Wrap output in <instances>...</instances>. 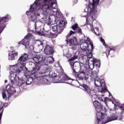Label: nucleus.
I'll use <instances>...</instances> for the list:
<instances>
[{
  "instance_id": "obj_13",
  "label": "nucleus",
  "mask_w": 124,
  "mask_h": 124,
  "mask_svg": "<svg viewBox=\"0 0 124 124\" xmlns=\"http://www.w3.org/2000/svg\"><path fill=\"white\" fill-rule=\"evenodd\" d=\"M92 42H90L88 40L87 41L83 40L82 43L80 44V48L83 50V51H87L89 49V44L90 45V43Z\"/></svg>"
},
{
  "instance_id": "obj_40",
  "label": "nucleus",
  "mask_w": 124,
  "mask_h": 124,
  "mask_svg": "<svg viewBox=\"0 0 124 124\" xmlns=\"http://www.w3.org/2000/svg\"><path fill=\"white\" fill-rule=\"evenodd\" d=\"M94 33L96 34V35H100V34H99V33L97 34L95 31H94V29H93Z\"/></svg>"
},
{
  "instance_id": "obj_47",
  "label": "nucleus",
  "mask_w": 124,
  "mask_h": 124,
  "mask_svg": "<svg viewBox=\"0 0 124 124\" xmlns=\"http://www.w3.org/2000/svg\"><path fill=\"white\" fill-rule=\"evenodd\" d=\"M36 25V23H35V29H36V26H35Z\"/></svg>"
},
{
  "instance_id": "obj_31",
  "label": "nucleus",
  "mask_w": 124,
  "mask_h": 124,
  "mask_svg": "<svg viewBox=\"0 0 124 124\" xmlns=\"http://www.w3.org/2000/svg\"><path fill=\"white\" fill-rule=\"evenodd\" d=\"M110 52H111V49L110 48H108L105 52L107 57H108L109 55H110Z\"/></svg>"
},
{
  "instance_id": "obj_29",
  "label": "nucleus",
  "mask_w": 124,
  "mask_h": 124,
  "mask_svg": "<svg viewBox=\"0 0 124 124\" xmlns=\"http://www.w3.org/2000/svg\"><path fill=\"white\" fill-rule=\"evenodd\" d=\"M118 107H119L120 109H121V110H123V111H124V103L121 105V104L120 103H117V105Z\"/></svg>"
},
{
  "instance_id": "obj_34",
  "label": "nucleus",
  "mask_w": 124,
  "mask_h": 124,
  "mask_svg": "<svg viewBox=\"0 0 124 124\" xmlns=\"http://www.w3.org/2000/svg\"><path fill=\"white\" fill-rule=\"evenodd\" d=\"M33 75H34V79H36V78H40V76H38V74L35 73Z\"/></svg>"
},
{
  "instance_id": "obj_18",
  "label": "nucleus",
  "mask_w": 124,
  "mask_h": 124,
  "mask_svg": "<svg viewBox=\"0 0 124 124\" xmlns=\"http://www.w3.org/2000/svg\"><path fill=\"white\" fill-rule=\"evenodd\" d=\"M29 59V55L24 53L18 59V62H26Z\"/></svg>"
},
{
  "instance_id": "obj_27",
  "label": "nucleus",
  "mask_w": 124,
  "mask_h": 124,
  "mask_svg": "<svg viewBox=\"0 0 124 124\" xmlns=\"http://www.w3.org/2000/svg\"><path fill=\"white\" fill-rule=\"evenodd\" d=\"M79 28L78 26V24L77 23L75 24L74 25L72 26V29L75 31L77 29Z\"/></svg>"
},
{
  "instance_id": "obj_51",
  "label": "nucleus",
  "mask_w": 124,
  "mask_h": 124,
  "mask_svg": "<svg viewBox=\"0 0 124 124\" xmlns=\"http://www.w3.org/2000/svg\"><path fill=\"white\" fill-rule=\"evenodd\" d=\"M105 103H106V105H107V104L106 103V101H105Z\"/></svg>"
},
{
  "instance_id": "obj_17",
  "label": "nucleus",
  "mask_w": 124,
  "mask_h": 124,
  "mask_svg": "<svg viewBox=\"0 0 124 124\" xmlns=\"http://www.w3.org/2000/svg\"><path fill=\"white\" fill-rule=\"evenodd\" d=\"M52 30L53 31H55L57 33H62V29L59 27L58 25H55L52 26Z\"/></svg>"
},
{
  "instance_id": "obj_30",
  "label": "nucleus",
  "mask_w": 124,
  "mask_h": 124,
  "mask_svg": "<svg viewBox=\"0 0 124 124\" xmlns=\"http://www.w3.org/2000/svg\"><path fill=\"white\" fill-rule=\"evenodd\" d=\"M49 75L50 76V77H51L52 78H56V77H57V74L55 73H52V72H50L49 73Z\"/></svg>"
},
{
  "instance_id": "obj_26",
  "label": "nucleus",
  "mask_w": 124,
  "mask_h": 124,
  "mask_svg": "<svg viewBox=\"0 0 124 124\" xmlns=\"http://www.w3.org/2000/svg\"><path fill=\"white\" fill-rule=\"evenodd\" d=\"M60 34L61 33H57V32H56L55 33H53L51 32L49 36L51 38H56V37H57L58 36V35H59V34Z\"/></svg>"
},
{
  "instance_id": "obj_36",
  "label": "nucleus",
  "mask_w": 124,
  "mask_h": 124,
  "mask_svg": "<svg viewBox=\"0 0 124 124\" xmlns=\"http://www.w3.org/2000/svg\"><path fill=\"white\" fill-rule=\"evenodd\" d=\"M63 78L65 81H67L68 80H72V79L68 77V76H67V75H65V76Z\"/></svg>"
},
{
  "instance_id": "obj_23",
  "label": "nucleus",
  "mask_w": 124,
  "mask_h": 124,
  "mask_svg": "<svg viewBox=\"0 0 124 124\" xmlns=\"http://www.w3.org/2000/svg\"><path fill=\"white\" fill-rule=\"evenodd\" d=\"M98 72L96 71H94L92 72V77L94 79H97V77H98Z\"/></svg>"
},
{
  "instance_id": "obj_20",
  "label": "nucleus",
  "mask_w": 124,
  "mask_h": 124,
  "mask_svg": "<svg viewBox=\"0 0 124 124\" xmlns=\"http://www.w3.org/2000/svg\"><path fill=\"white\" fill-rule=\"evenodd\" d=\"M93 62H94V65H95L96 67H100V60L94 58L92 59Z\"/></svg>"
},
{
  "instance_id": "obj_9",
  "label": "nucleus",
  "mask_w": 124,
  "mask_h": 124,
  "mask_svg": "<svg viewBox=\"0 0 124 124\" xmlns=\"http://www.w3.org/2000/svg\"><path fill=\"white\" fill-rule=\"evenodd\" d=\"M99 0H89V4L88 5V10H90L91 13H93L95 9V4L98 3Z\"/></svg>"
},
{
  "instance_id": "obj_11",
  "label": "nucleus",
  "mask_w": 124,
  "mask_h": 124,
  "mask_svg": "<svg viewBox=\"0 0 124 124\" xmlns=\"http://www.w3.org/2000/svg\"><path fill=\"white\" fill-rule=\"evenodd\" d=\"M70 65H71V68L73 70V73L74 75H76L78 72H79V64L76 65V63L74 62L70 61Z\"/></svg>"
},
{
  "instance_id": "obj_38",
  "label": "nucleus",
  "mask_w": 124,
  "mask_h": 124,
  "mask_svg": "<svg viewBox=\"0 0 124 124\" xmlns=\"http://www.w3.org/2000/svg\"><path fill=\"white\" fill-rule=\"evenodd\" d=\"M123 118H124V116H123V115H121L119 118H118V120L119 121H122L123 120Z\"/></svg>"
},
{
  "instance_id": "obj_52",
  "label": "nucleus",
  "mask_w": 124,
  "mask_h": 124,
  "mask_svg": "<svg viewBox=\"0 0 124 124\" xmlns=\"http://www.w3.org/2000/svg\"><path fill=\"white\" fill-rule=\"evenodd\" d=\"M7 82V81L5 80V83H6Z\"/></svg>"
},
{
  "instance_id": "obj_49",
  "label": "nucleus",
  "mask_w": 124,
  "mask_h": 124,
  "mask_svg": "<svg viewBox=\"0 0 124 124\" xmlns=\"http://www.w3.org/2000/svg\"><path fill=\"white\" fill-rule=\"evenodd\" d=\"M51 60H52V61H54V58H52Z\"/></svg>"
},
{
  "instance_id": "obj_32",
  "label": "nucleus",
  "mask_w": 124,
  "mask_h": 124,
  "mask_svg": "<svg viewBox=\"0 0 124 124\" xmlns=\"http://www.w3.org/2000/svg\"><path fill=\"white\" fill-rule=\"evenodd\" d=\"M32 82V79H31V78H28V81L26 82V83L28 85H31V84Z\"/></svg>"
},
{
  "instance_id": "obj_42",
  "label": "nucleus",
  "mask_w": 124,
  "mask_h": 124,
  "mask_svg": "<svg viewBox=\"0 0 124 124\" xmlns=\"http://www.w3.org/2000/svg\"><path fill=\"white\" fill-rule=\"evenodd\" d=\"M2 108H3V106H0V111L2 110Z\"/></svg>"
},
{
  "instance_id": "obj_10",
  "label": "nucleus",
  "mask_w": 124,
  "mask_h": 124,
  "mask_svg": "<svg viewBox=\"0 0 124 124\" xmlns=\"http://www.w3.org/2000/svg\"><path fill=\"white\" fill-rule=\"evenodd\" d=\"M81 87L83 88V91L88 93L90 96H93V93H94V91H93V89L90 87V86L86 84H83L81 85Z\"/></svg>"
},
{
  "instance_id": "obj_16",
  "label": "nucleus",
  "mask_w": 124,
  "mask_h": 124,
  "mask_svg": "<svg viewBox=\"0 0 124 124\" xmlns=\"http://www.w3.org/2000/svg\"><path fill=\"white\" fill-rule=\"evenodd\" d=\"M17 56H18V53L15 51H12L9 54V60H11V61H14Z\"/></svg>"
},
{
  "instance_id": "obj_1",
  "label": "nucleus",
  "mask_w": 124,
  "mask_h": 124,
  "mask_svg": "<svg viewBox=\"0 0 124 124\" xmlns=\"http://www.w3.org/2000/svg\"><path fill=\"white\" fill-rule=\"evenodd\" d=\"M54 4H56V2H53L52 0H39L38 1L36 0L34 2V4L31 6L30 12L31 13L34 12L39 6L46 14L51 13V12L53 11L52 9L56 8L53 6Z\"/></svg>"
},
{
  "instance_id": "obj_48",
  "label": "nucleus",
  "mask_w": 124,
  "mask_h": 124,
  "mask_svg": "<svg viewBox=\"0 0 124 124\" xmlns=\"http://www.w3.org/2000/svg\"><path fill=\"white\" fill-rule=\"evenodd\" d=\"M20 69H23V67L20 66Z\"/></svg>"
},
{
  "instance_id": "obj_33",
  "label": "nucleus",
  "mask_w": 124,
  "mask_h": 124,
  "mask_svg": "<svg viewBox=\"0 0 124 124\" xmlns=\"http://www.w3.org/2000/svg\"><path fill=\"white\" fill-rule=\"evenodd\" d=\"M2 95L3 99H7V97H6V93L4 92H2Z\"/></svg>"
},
{
  "instance_id": "obj_22",
  "label": "nucleus",
  "mask_w": 124,
  "mask_h": 124,
  "mask_svg": "<svg viewBox=\"0 0 124 124\" xmlns=\"http://www.w3.org/2000/svg\"><path fill=\"white\" fill-rule=\"evenodd\" d=\"M88 64L90 69H91V70H93V69L94 67V63L93 61V59H91V60H89Z\"/></svg>"
},
{
  "instance_id": "obj_35",
  "label": "nucleus",
  "mask_w": 124,
  "mask_h": 124,
  "mask_svg": "<svg viewBox=\"0 0 124 124\" xmlns=\"http://www.w3.org/2000/svg\"><path fill=\"white\" fill-rule=\"evenodd\" d=\"M77 56H74L72 58H71V59H70L69 60V61H70V62H73V61H74L75 60H76V59H77Z\"/></svg>"
},
{
  "instance_id": "obj_4",
  "label": "nucleus",
  "mask_w": 124,
  "mask_h": 124,
  "mask_svg": "<svg viewBox=\"0 0 124 124\" xmlns=\"http://www.w3.org/2000/svg\"><path fill=\"white\" fill-rule=\"evenodd\" d=\"M11 19V16L9 15H7L5 16L0 18V34L3 31V30L5 29L6 26L5 23Z\"/></svg>"
},
{
  "instance_id": "obj_8",
  "label": "nucleus",
  "mask_w": 124,
  "mask_h": 124,
  "mask_svg": "<svg viewBox=\"0 0 124 124\" xmlns=\"http://www.w3.org/2000/svg\"><path fill=\"white\" fill-rule=\"evenodd\" d=\"M94 84L95 86L97 88H98V87H101L103 90L102 91V93H105V91H106V90H107L106 89V85H105V81L103 79H101L100 78H97L95 80Z\"/></svg>"
},
{
  "instance_id": "obj_45",
  "label": "nucleus",
  "mask_w": 124,
  "mask_h": 124,
  "mask_svg": "<svg viewBox=\"0 0 124 124\" xmlns=\"http://www.w3.org/2000/svg\"><path fill=\"white\" fill-rule=\"evenodd\" d=\"M29 13H30V12H29V11H27V12H26V14H27V15H28Z\"/></svg>"
},
{
  "instance_id": "obj_6",
  "label": "nucleus",
  "mask_w": 124,
  "mask_h": 124,
  "mask_svg": "<svg viewBox=\"0 0 124 124\" xmlns=\"http://www.w3.org/2000/svg\"><path fill=\"white\" fill-rule=\"evenodd\" d=\"M55 52L56 50L54 46H50L48 44H46L44 49V53L45 55H54Z\"/></svg>"
},
{
  "instance_id": "obj_24",
  "label": "nucleus",
  "mask_w": 124,
  "mask_h": 124,
  "mask_svg": "<svg viewBox=\"0 0 124 124\" xmlns=\"http://www.w3.org/2000/svg\"><path fill=\"white\" fill-rule=\"evenodd\" d=\"M41 67V65L40 64V63H37L35 65V68H34V70L35 71H39V70H40V68Z\"/></svg>"
},
{
  "instance_id": "obj_41",
  "label": "nucleus",
  "mask_w": 124,
  "mask_h": 124,
  "mask_svg": "<svg viewBox=\"0 0 124 124\" xmlns=\"http://www.w3.org/2000/svg\"><path fill=\"white\" fill-rule=\"evenodd\" d=\"M98 100H100V101H103V99H102V97H99Z\"/></svg>"
},
{
  "instance_id": "obj_28",
  "label": "nucleus",
  "mask_w": 124,
  "mask_h": 124,
  "mask_svg": "<svg viewBox=\"0 0 124 124\" xmlns=\"http://www.w3.org/2000/svg\"><path fill=\"white\" fill-rule=\"evenodd\" d=\"M100 41H101V42H102V43L103 44L104 46H105V47H106V48L107 47H108L107 45H106V43L105 42V40H104V39H103L102 37L100 38Z\"/></svg>"
},
{
  "instance_id": "obj_44",
  "label": "nucleus",
  "mask_w": 124,
  "mask_h": 124,
  "mask_svg": "<svg viewBox=\"0 0 124 124\" xmlns=\"http://www.w3.org/2000/svg\"><path fill=\"white\" fill-rule=\"evenodd\" d=\"M46 73V72H45V71H44L41 72V73L42 74H44V73Z\"/></svg>"
},
{
  "instance_id": "obj_14",
  "label": "nucleus",
  "mask_w": 124,
  "mask_h": 124,
  "mask_svg": "<svg viewBox=\"0 0 124 124\" xmlns=\"http://www.w3.org/2000/svg\"><path fill=\"white\" fill-rule=\"evenodd\" d=\"M32 60L36 63H40L43 60L42 55L41 54H37L32 58Z\"/></svg>"
},
{
  "instance_id": "obj_46",
  "label": "nucleus",
  "mask_w": 124,
  "mask_h": 124,
  "mask_svg": "<svg viewBox=\"0 0 124 124\" xmlns=\"http://www.w3.org/2000/svg\"><path fill=\"white\" fill-rule=\"evenodd\" d=\"M49 63H53V62H54V61H51V62L49 61Z\"/></svg>"
},
{
  "instance_id": "obj_3",
  "label": "nucleus",
  "mask_w": 124,
  "mask_h": 124,
  "mask_svg": "<svg viewBox=\"0 0 124 124\" xmlns=\"http://www.w3.org/2000/svg\"><path fill=\"white\" fill-rule=\"evenodd\" d=\"M75 34V31H72V30H70L69 33L66 36V42L67 44H69V46H77V45H78V40H77V38L74 36L73 38H69V37H71L72 35H74Z\"/></svg>"
},
{
  "instance_id": "obj_7",
  "label": "nucleus",
  "mask_w": 124,
  "mask_h": 124,
  "mask_svg": "<svg viewBox=\"0 0 124 124\" xmlns=\"http://www.w3.org/2000/svg\"><path fill=\"white\" fill-rule=\"evenodd\" d=\"M31 36H32V34L31 33H28L25 36L24 38L22 39V41L18 42V44L24 45L26 48H29V47H30V40Z\"/></svg>"
},
{
  "instance_id": "obj_53",
  "label": "nucleus",
  "mask_w": 124,
  "mask_h": 124,
  "mask_svg": "<svg viewBox=\"0 0 124 124\" xmlns=\"http://www.w3.org/2000/svg\"><path fill=\"white\" fill-rule=\"evenodd\" d=\"M31 18H32V16H31Z\"/></svg>"
},
{
  "instance_id": "obj_37",
  "label": "nucleus",
  "mask_w": 124,
  "mask_h": 124,
  "mask_svg": "<svg viewBox=\"0 0 124 124\" xmlns=\"http://www.w3.org/2000/svg\"><path fill=\"white\" fill-rule=\"evenodd\" d=\"M51 34V31H47L45 32V35H47V36H50Z\"/></svg>"
},
{
  "instance_id": "obj_15",
  "label": "nucleus",
  "mask_w": 124,
  "mask_h": 124,
  "mask_svg": "<svg viewBox=\"0 0 124 124\" xmlns=\"http://www.w3.org/2000/svg\"><path fill=\"white\" fill-rule=\"evenodd\" d=\"M90 45L91 46V49L88 50V54H87L88 56V58H89V60H91L93 57V42H90Z\"/></svg>"
},
{
  "instance_id": "obj_5",
  "label": "nucleus",
  "mask_w": 124,
  "mask_h": 124,
  "mask_svg": "<svg viewBox=\"0 0 124 124\" xmlns=\"http://www.w3.org/2000/svg\"><path fill=\"white\" fill-rule=\"evenodd\" d=\"M13 68H15V69L14 70V71H13V73L11 75V83L12 85H15V82L17 81V80H20V78H19V76H17V73H19V72H21V70H18L17 68L18 67L14 66L13 67Z\"/></svg>"
},
{
  "instance_id": "obj_50",
  "label": "nucleus",
  "mask_w": 124,
  "mask_h": 124,
  "mask_svg": "<svg viewBox=\"0 0 124 124\" xmlns=\"http://www.w3.org/2000/svg\"><path fill=\"white\" fill-rule=\"evenodd\" d=\"M96 29L97 30V31H98V28H96Z\"/></svg>"
},
{
  "instance_id": "obj_25",
  "label": "nucleus",
  "mask_w": 124,
  "mask_h": 124,
  "mask_svg": "<svg viewBox=\"0 0 124 124\" xmlns=\"http://www.w3.org/2000/svg\"><path fill=\"white\" fill-rule=\"evenodd\" d=\"M75 33H78L80 35L83 34V32H82V29H81L80 27H78L76 30V31H75Z\"/></svg>"
},
{
  "instance_id": "obj_2",
  "label": "nucleus",
  "mask_w": 124,
  "mask_h": 124,
  "mask_svg": "<svg viewBox=\"0 0 124 124\" xmlns=\"http://www.w3.org/2000/svg\"><path fill=\"white\" fill-rule=\"evenodd\" d=\"M93 104L97 113V120H96V122L98 124H107V123H109V122H112V121H116V120H118V116L113 115L110 117H108L107 118V121H104V117H105V114L101 112V110H102L103 106L97 101H94L93 102Z\"/></svg>"
},
{
  "instance_id": "obj_19",
  "label": "nucleus",
  "mask_w": 124,
  "mask_h": 124,
  "mask_svg": "<svg viewBox=\"0 0 124 124\" xmlns=\"http://www.w3.org/2000/svg\"><path fill=\"white\" fill-rule=\"evenodd\" d=\"M75 75H77V77L79 79H84L86 78V73L84 71H82L79 73H77Z\"/></svg>"
},
{
  "instance_id": "obj_12",
  "label": "nucleus",
  "mask_w": 124,
  "mask_h": 124,
  "mask_svg": "<svg viewBox=\"0 0 124 124\" xmlns=\"http://www.w3.org/2000/svg\"><path fill=\"white\" fill-rule=\"evenodd\" d=\"M6 92H8L9 94V96H11V95H15L16 93V90L15 88L11 87L10 85H8L6 87Z\"/></svg>"
},
{
  "instance_id": "obj_21",
  "label": "nucleus",
  "mask_w": 124,
  "mask_h": 124,
  "mask_svg": "<svg viewBox=\"0 0 124 124\" xmlns=\"http://www.w3.org/2000/svg\"><path fill=\"white\" fill-rule=\"evenodd\" d=\"M57 26H58V28H60V29H62V31H63V27L65 26V21L61 20L59 22V24Z\"/></svg>"
},
{
  "instance_id": "obj_43",
  "label": "nucleus",
  "mask_w": 124,
  "mask_h": 124,
  "mask_svg": "<svg viewBox=\"0 0 124 124\" xmlns=\"http://www.w3.org/2000/svg\"><path fill=\"white\" fill-rule=\"evenodd\" d=\"M40 45H42V46H43V43L41 41H40Z\"/></svg>"
},
{
  "instance_id": "obj_39",
  "label": "nucleus",
  "mask_w": 124,
  "mask_h": 124,
  "mask_svg": "<svg viewBox=\"0 0 124 124\" xmlns=\"http://www.w3.org/2000/svg\"><path fill=\"white\" fill-rule=\"evenodd\" d=\"M108 49H109V50H110V51H113V52H115V49L114 48H108Z\"/></svg>"
}]
</instances>
